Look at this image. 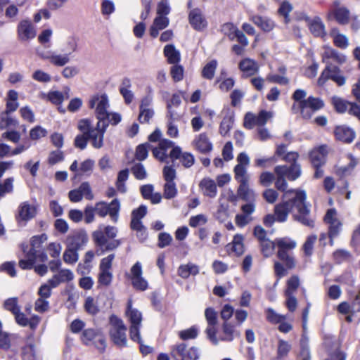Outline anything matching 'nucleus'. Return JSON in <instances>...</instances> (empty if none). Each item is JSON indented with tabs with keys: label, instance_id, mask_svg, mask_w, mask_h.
<instances>
[{
	"label": "nucleus",
	"instance_id": "1",
	"mask_svg": "<svg viewBox=\"0 0 360 360\" xmlns=\"http://www.w3.org/2000/svg\"><path fill=\"white\" fill-rule=\"evenodd\" d=\"M285 199L274 207L276 221L285 222L288 214H292L293 220L303 226L314 228L315 217L311 213V205L307 202V194L302 190H288L283 195Z\"/></svg>",
	"mask_w": 360,
	"mask_h": 360
},
{
	"label": "nucleus",
	"instance_id": "2",
	"mask_svg": "<svg viewBox=\"0 0 360 360\" xmlns=\"http://www.w3.org/2000/svg\"><path fill=\"white\" fill-rule=\"evenodd\" d=\"M79 130L86 134L88 140L91 141V145L95 148H101L103 146L104 134L108 128V124H96L94 127L89 119H82L78 122Z\"/></svg>",
	"mask_w": 360,
	"mask_h": 360
},
{
	"label": "nucleus",
	"instance_id": "3",
	"mask_svg": "<svg viewBox=\"0 0 360 360\" xmlns=\"http://www.w3.org/2000/svg\"><path fill=\"white\" fill-rule=\"evenodd\" d=\"M278 248L277 257L288 269H292L296 266L292 250L297 246V243L288 237L276 239Z\"/></svg>",
	"mask_w": 360,
	"mask_h": 360
},
{
	"label": "nucleus",
	"instance_id": "4",
	"mask_svg": "<svg viewBox=\"0 0 360 360\" xmlns=\"http://www.w3.org/2000/svg\"><path fill=\"white\" fill-rule=\"evenodd\" d=\"M109 335L112 342L118 347L127 346V328L124 321L115 314L109 318Z\"/></svg>",
	"mask_w": 360,
	"mask_h": 360
},
{
	"label": "nucleus",
	"instance_id": "5",
	"mask_svg": "<svg viewBox=\"0 0 360 360\" xmlns=\"http://www.w3.org/2000/svg\"><path fill=\"white\" fill-rule=\"evenodd\" d=\"M96 106V116L98 119L97 124H108L109 126V122L106 120V117H108V112L107 110L109 107L108 98L105 94L99 96L95 95L91 97L89 102V107L90 108H94Z\"/></svg>",
	"mask_w": 360,
	"mask_h": 360
},
{
	"label": "nucleus",
	"instance_id": "6",
	"mask_svg": "<svg viewBox=\"0 0 360 360\" xmlns=\"http://www.w3.org/2000/svg\"><path fill=\"white\" fill-rule=\"evenodd\" d=\"M340 72L341 70L338 66L328 64L319 77L318 85L323 86L328 79H331L338 86H343L345 84L346 78L340 74Z\"/></svg>",
	"mask_w": 360,
	"mask_h": 360
},
{
	"label": "nucleus",
	"instance_id": "7",
	"mask_svg": "<svg viewBox=\"0 0 360 360\" xmlns=\"http://www.w3.org/2000/svg\"><path fill=\"white\" fill-rule=\"evenodd\" d=\"M97 214L101 217H105L109 214L114 222H117L120 210V203L117 199L112 200L109 204L105 202H98L94 207Z\"/></svg>",
	"mask_w": 360,
	"mask_h": 360
},
{
	"label": "nucleus",
	"instance_id": "8",
	"mask_svg": "<svg viewBox=\"0 0 360 360\" xmlns=\"http://www.w3.org/2000/svg\"><path fill=\"white\" fill-rule=\"evenodd\" d=\"M301 115L304 119L309 120L313 114L324 106L323 101L317 97L309 96L301 101Z\"/></svg>",
	"mask_w": 360,
	"mask_h": 360
},
{
	"label": "nucleus",
	"instance_id": "9",
	"mask_svg": "<svg viewBox=\"0 0 360 360\" xmlns=\"http://www.w3.org/2000/svg\"><path fill=\"white\" fill-rule=\"evenodd\" d=\"M92 238L96 245L100 248L101 254L108 251H112L121 245L120 240H108L101 230L95 231L92 234Z\"/></svg>",
	"mask_w": 360,
	"mask_h": 360
},
{
	"label": "nucleus",
	"instance_id": "10",
	"mask_svg": "<svg viewBox=\"0 0 360 360\" xmlns=\"http://www.w3.org/2000/svg\"><path fill=\"white\" fill-rule=\"evenodd\" d=\"M96 338L97 340L94 342L95 346L100 352H103L106 347V341L99 330L94 328L85 329L81 336L82 342L86 345Z\"/></svg>",
	"mask_w": 360,
	"mask_h": 360
},
{
	"label": "nucleus",
	"instance_id": "11",
	"mask_svg": "<svg viewBox=\"0 0 360 360\" xmlns=\"http://www.w3.org/2000/svg\"><path fill=\"white\" fill-rule=\"evenodd\" d=\"M141 263L136 262L131 268L129 278L131 281L132 286L137 290L144 291L148 288L147 281L142 276Z\"/></svg>",
	"mask_w": 360,
	"mask_h": 360
},
{
	"label": "nucleus",
	"instance_id": "12",
	"mask_svg": "<svg viewBox=\"0 0 360 360\" xmlns=\"http://www.w3.org/2000/svg\"><path fill=\"white\" fill-rule=\"evenodd\" d=\"M89 241L86 232L84 230H77L70 233L65 240L66 246L78 251L83 250Z\"/></svg>",
	"mask_w": 360,
	"mask_h": 360
},
{
	"label": "nucleus",
	"instance_id": "13",
	"mask_svg": "<svg viewBox=\"0 0 360 360\" xmlns=\"http://www.w3.org/2000/svg\"><path fill=\"white\" fill-rule=\"evenodd\" d=\"M324 221L329 224L328 237H337L342 227V223L337 219V212L335 209H329L325 217Z\"/></svg>",
	"mask_w": 360,
	"mask_h": 360
},
{
	"label": "nucleus",
	"instance_id": "14",
	"mask_svg": "<svg viewBox=\"0 0 360 360\" xmlns=\"http://www.w3.org/2000/svg\"><path fill=\"white\" fill-rule=\"evenodd\" d=\"M169 158L173 164L176 160H180L183 166L186 168L191 167L195 162L194 156L190 153H182L181 148L179 146H175L171 150Z\"/></svg>",
	"mask_w": 360,
	"mask_h": 360
},
{
	"label": "nucleus",
	"instance_id": "15",
	"mask_svg": "<svg viewBox=\"0 0 360 360\" xmlns=\"http://www.w3.org/2000/svg\"><path fill=\"white\" fill-rule=\"evenodd\" d=\"M188 20L192 27L197 31H202L207 26V20L202 11L198 8L190 11Z\"/></svg>",
	"mask_w": 360,
	"mask_h": 360
},
{
	"label": "nucleus",
	"instance_id": "16",
	"mask_svg": "<svg viewBox=\"0 0 360 360\" xmlns=\"http://www.w3.org/2000/svg\"><path fill=\"white\" fill-rule=\"evenodd\" d=\"M346 60L347 57L345 55L330 47H326L322 54V61L326 65L332 64L331 60L342 65L346 62Z\"/></svg>",
	"mask_w": 360,
	"mask_h": 360
},
{
	"label": "nucleus",
	"instance_id": "17",
	"mask_svg": "<svg viewBox=\"0 0 360 360\" xmlns=\"http://www.w3.org/2000/svg\"><path fill=\"white\" fill-rule=\"evenodd\" d=\"M36 31L29 20L21 21L18 26V37L19 40L25 41L34 39Z\"/></svg>",
	"mask_w": 360,
	"mask_h": 360
},
{
	"label": "nucleus",
	"instance_id": "18",
	"mask_svg": "<svg viewBox=\"0 0 360 360\" xmlns=\"http://www.w3.org/2000/svg\"><path fill=\"white\" fill-rule=\"evenodd\" d=\"M174 142L168 139H162L160 141L158 147L152 148L153 156L161 162H167V160L169 155L167 154V150L173 147Z\"/></svg>",
	"mask_w": 360,
	"mask_h": 360
},
{
	"label": "nucleus",
	"instance_id": "19",
	"mask_svg": "<svg viewBox=\"0 0 360 360\" xmlns=\"http://www.w3.org/2000/svg\"><path fill=\"white\" fill-rule=\"evenodd\" d=\"M334 134L338 140L347 143H352L356 136L355 131L346 125L337 126Z\"/></svg>",
	"mask_w": 360,
	"mask_h": 360
},
{
	"label": "nucleus",
	"instance_id": "20",
	"mask_svg": "<svg viewBox=\"0 0 360 360\" xmlns=\"http://www.w3.org/2000/svg\"><path fill=\"white\" fill-rule=\"evenodd\" d=\"M37 214V209L34 205H30L28 202H22L18 207L17 219L29 221L34 218Z\"/></svg>",
	"mask_w": 360,
	"mask_h": 360
},
{
	"label": "nucleus",
	"instance_id": "21",
	"mask_svg": "<svg viewBox=\"0 0 360 360\" xmlns=\"http://www.w3.org/2000/svg\"><path fill=\"white\" fill-rule=\"evenodd\" d=\"M195 149L201 153L207 154L212 151V143L205 133H201L193 141Z\"/></svg>",
	"mask_w": 360,
	"mask_h": 360
},
{
	"label": "nucleus",
	"instance_id": "22",
	"mask_svg": "<svg viewBox=\"0 0 360 360\" xmlns=\"http://www.w3.org/2000/svg\"><path fill=\"white\" fill-rule=\"evenodd\" d=\"M222 331L223 335L220 338L221 341L231 342L240 335V331L236 329V325L230 321L224 322Z\"/></svg>",
	"mask_w": 360,
	"mask_h": 360
},
{
	"label": "nucleus",
	"instance_id": "23",
	"mask_svg": "<svg viewBox=\"0 0 360 360\" xmlns=\"http://www.w3.org/2000/svg\"><path fill=\"white\" fill-rule=\"evenodd\" d=\"M326 153V146L312 150L309 153V158L313 167L322 166L325 163Z\"/></svg>",
	"mask_w": 360,
	"mask_h": 360
},
{
	"label": "nucleus",
	"instance_id": "24",
	"mask_svg": "<svg viewBox=\"0 0 360 360\" xmlns=\"http://www.w3.org/2000/svg\"><path fill=\"white\" fill-rule=\"evenodd\" d=\"M239 69L243 72V77H250L259 71L257 62L250 58H245L239 63Z\"/></svg>",
	"mask_w": 360,
	"mask_h": 360
},
{
	"label": "nucleus",
	"instance_id": "25",
	"mask_svg": "<svg viewBox=\"0 0 360 360\" xmlns=\"http://www.w3.org/2000/svg\"><path fill=\"white\" fill-rule=\"evenodd\" d=\"M199 187L201 189L203 195L211 198L216 197L217 193V188L214 180L210 178H204L200 181Z\"/></svg>",
	"mask_w": 360,
	"mask_h": 360
},
{
	"label": "nucleus",
	"instance_id": "26",
	"mask_svg": "<svg viewBox=\"0 0 360 360\" xmlns=\"http://www.w3.org/2000/svg\"><path fill=\"white\" fill-rule=\"evenodd\" d=\"M276 167L283 168V175L290 181H295L298 179L302 173L301 166L297 162L292 163L290 166L278 165Z\"/></svg>",
	"mask_w": 360,
	"mask_h": 360
},
{
	"label": "nucleus",
	"instance_id": "27",
	"mask_svg": "<svg viewBox=\"0 0 360 360\" xmlns=\"http://www.w3.org/2000/svg\"><path fill=\"white\" fill-rule=\"evenodd\" d=\"M309 21L310 32L315 36L323 37L326 35L325 25L319 17H315L313 20Z\"/></svg>",
	"mask_w": 360,
	"mask_h": 360
},
{
	"label": "nucleus",
	"instance_id": "28",
	"mask_svg": "<svg viewBox=\"0 0 360 360\" xmlns=\"http://www.w3.org/2000/svg\"><path fill=\"white\" fill-rule=\"evenodd\" d=\"M237 193L238 198L243 201L252 202L255 200V193L253 190L250 188L248 182L240 184Z\"/></svg>",
	"mask_w": 360,
	"mask_h": 360
},
{
	"label": "nucleus",
	"instance_id": "29",
	"mask_svg": "<svg viewBox=\"0 0 360 360\" xmlns=\"http://www.w3.org/2000/svg\"><path fill=\"white\" fill-rule=\"evenodd\" d=\"M70 53L65 54L52 53L44 55L43 58L48 59L55 66L63 67L70 62Z\"/></svg>",
	"mask_w": 360,
	"mask_h": 360
},
{
	"label": "nucleus",
	"instance_id": "30",
	"mask_svg": "<svg viewBox=\"0 0 360 360\" xmlns=\"http://www.w3.org/2000/svg\"><path fill=\"white\" fill-rule=\"evenodd\" d=\"M252 21L264 32H270L275 26L274 21L267 17L255 15L252 17Z\"/></svg>",
	"mask_w": 360,
	"mask_h": 360
},
{
	"label": "nucleus",
	"instance_id": "31",
	"mask_svg": "<svg viewBox=\"0 0 360 360\" xmlns=\"http://www.w3.org/2000/svg\"><path fill=\"white\" fill-rule=\"evenodd\" d=\"M126 315L129 318L131 325H141L142 321V314L140 311L132 307L131 302L129 301L126 310Z\"/></svg>",
	"mask_w": 360,
	"mask_h": 360
},
{
	"label": "nucleus",
	"instance_id": "32",
	"mask_svg": "<svg viewBox=\"0 0 360 360\" xmlns=\"http://www.w3.org/2000/svg\"><path fill=\"white\" fill-rule=\"evenodd\" d=\"M164 54L170 64H176L180 60V53L172 44L166 45L164 48Z\"/></svg>",
	"mask_w": 360,
	"mask_h": 360
},
{
	"label": "nucleus",
	"instance_id": "33",
	"mask_svg": "<svg viewBox=\"0 0 360 360\" xmlns=\"http://www.w3.org/2000/svg\"><path fill=\"white\" fill-rule=\"evenodd\" d=\"M19 124L17 119L11 116L9 113L1 112L0 113V129L3 130L11 127H16Z\"/></svg>",
	"mask_w": 360,
	"mask_h": 360
},
{
	"label": "nucleus",
	"instance_id": "34",
	"mask_svg": "<svg viewBox=\"0 0 360 360\" xmlns=\"http://www.w3.org/2000/svg\"><path fill=\"white\" fill-rule=\"evenodd\" d=\"M47 240V236L44 233L39 236H34L31 239V248L30 253H33L37 257V254L42 250V244Z\"/></svg>",
	"mask_w": 360,
	"mask_h": 360
},
{
	"label": "nucleus",
	"instance_id": "35",
	"mask_svg": "<svg viewBox=\"0 0 360 360\" xmlns=\"http://www.w3.org/2000/svg\"><path fill=\"white\" fill-rule=\"evenodd\" d=\"M283 168L281 167L274 168V172L276 176L275 186L278 190L285 193L287 191L288 183L285 179L286 176L283 175Z\"/></svg>",
	"mask_w": 360,
	"mask_h": 360
},
{
	"label": "nucleus",
	"instance_id": "36",
	"mask_svg": "<svg viewBox=\"0 0 360 360\" xmlns=\"http://www.w3.org/2000/svg\"><path fill=\"white\" fill-rule=\"evenodd\" d=\"M187 345L185 343H179L173 345L171 348V356L174 359H186Z\"/></svg>",
	"mask_w": 360,
	"mask_h": 360
},
{
	"label": "nucleus",
	"instance_id": "37",
	"mask_svg": "<svg viewBox=\"0 0 360 360\" xmlns=\"http://www.w3.org/2000/svg\"><path fill=\"white\" fill-rule=\"evenodd\" d=\"M234 174L236 180L240 184L247 183L249 181V175L247 172L246 167L241 164H238L234 167Z\"/></svg>",
	"mask_w": 360,
	"mask_h": 360
},
{
	"label": "nucleus",
	"instance_id": "38",
	"mask_svg": "<svg viewBox=\"0 0 360 360\" xmlns=\"http://www.w3.org/2000/svg\"><path fill=\"white\" fill-rule=\"evenodd\" d=\"M217 68V61L212 60L207 63L202 70V76L203 78L211 80L214 78L215 71Z\"/></svg>",
	"mask_w": 360,
	"mask_h": 360
},
{
	"label": "nucleus",
	"instance_id": "39",
	"mask_svg": "<svg viewBox=\"0 0 360 360\" xmlns=\"http://www.w3.org/2000/svg\"><path fill=\"white\" fill-rule=\"evenodd\" d=\"M334 15L338 23L346 25L349 20V11L345 7L337 8L334 11Z\"/></svg>",
	"mask_w": 360,
	"mask_h": 360
},
{
	"label": "nucleus",
	"instance_id": "40",
	"mask_svg": "<svg viewBox=\"0 0 360 360\" xmlns=\"http://www.w3.org/2000/svg\"><path fill=\"white\" fill-rule=\"evenodd\" d=\"M63 261L69 264L76 263L79 259L78 250L66 246V249L63 256Z\"/></svg>",
	"mask_w": 360,
	"mask_h": 360
},
{
	"label": "nucleus",
	"instance_id": "41",
	"mask_svg": "<svg viewBox=\"0 0 360 360\" xmlns=\"http://www.w3.org/2000/svg\"><path fill=\"white\" fill-rule=\"evenodd\" d=\"M308 338L303 334L302 338L300 340V347L301 350L300 352V360H310L311 354L308 345Z\"/></svg>",
	"mask_w": 360,
	"mask_h": 360
},
{
	"label": "nucleus",
	"instance_id": "42",
	"mask_svg": "<svg viewBox=\"0 0 360 360\" xmlns=\"http://www.w3.org/2000/svg\"><path fill=\"white\" fill-rule=\"evenodd\" d=\"M153 147L149 143H144L139 145L136 149L135 157L136 160L143 161L147 158L148 150H152Z\"/></svg>",
	"mask_w": 360,
	"mask_h": 360
},
{
	"label": "nucleus",
	"instance_id": "43",
	"mask_svg": "<svg viewBox=\"0 0 360 360\" xmlns=\"http://www.w3.org/2000/svg\"><path fill=\"white\" fill-rule=\"evenodd\" d=\"M129 177V170L125 169L119 172L116 181V187L121 193H125L127 191L125 181Z\"/></svg>",
	"mask_w": 360,
	"mask_h": 360
},
{
	"label": "nucleus",
	"instance_id": "44",
	"mask_svg": "<svg viewBox=\"0 0 360 360\" xmlns=\"http://www.w3.org/2000/svg\"><path fill=\"white\" fill-rule=\"evenodd\" d=\"M261 250L264 257H269L276 246V240L271 241L268 238L259 241Z\"/></svg>",
	"mask_w": 360,
	"mask_h": 360
},
{
	"label": "nucleus",
	"instance_id": "45",
	"mask_svg": "<svg viewBox=\"0 0 360 360\" xmlns=\"http://www.w3.org/2000/svg\"><path fill=\"white\" fill-rule=\"evenodd\" d=\"M112 273L111 271H99L98 275V283L99 285L108 287L112 281Z\"/></svg>",
	"mask_w": 360,
	"mask_h": 360
},
{
	"label": "nucleus",
	"instance_id": "46",
	"mask_svg": "<svg viewBox=\"0 0 360 360\" xmlns=\"http://www.w3.org/2000/svg\"><path fill=\"white\" fill-rule=\"evenodd\" d=\"M266 316L267 321L273 324L279 323L286 319V316L276 313L272 308L266 310Z\"/></svg>",
	"mask_w": 360,
	"mask_h": 360
},
{
	"label": "nucleus",
	"instance_id": "47",
	"mask_svg": "<svg viewBox=\"0 0 360 360\" xmlns=\"http://www.w3.org/2000/svg\"><path fill=\"white\" fill-rule=\"evenodd\" d=\"M233 123V117L231 115H226L224 117L220 126L219 133L222 136H226L232 127Z\"/></svg>",
	"mask_w": 360,
	"mask_h": 360
},
{
	"label": "nucleus",
	"instance_id": "48",
	"mask_svg": "<svg viewBox=\"0 0 360 360\" xmlns=\"http://www.w3.org/2000/svg\"><path fill=\"white\" fill-rule=\"evenodd\" d=\"M291 349V345L287 341L280 340L278 341L277 349V359H282L287 356L288 354Z\"/></svg>",
	"mask_w": 360,
	"mask_h": 360
},
{
	"label": "nucleus",
	"instance_id": "49",
	"mask_svg": "<svg viewBox=\"0 0 360 360\" xmlns=\"http://www.w3.org/2000/svg\"><path fill=\"white\" fill-rule=\"evenodd\" d=\"M332 103L334 105V108H335L336 111L340 113L345 112L347 110L348 107L350 104V103L338 96H333L332 98Z\"/></svg>",
	"mask_w": 360,
	"mask_h": 360
},
{
	"label": "nucleus",
	"instance_id": "50",
	"mask_svg": "<svg viewBox=\"0 0 360 360\" xmlns=\"http://www.w3.org/2000/svg\"><path fill=\"white\" fill-rule=\"evenodd\" d=\"M25 259L19 261V266L22 269H31L37 260V257L29 252L26 254Z\"/></svg>",
	"mask_w": 360,
	"mask_h": 360
},
{
	"label": "nucleus",
	"instance_id": "51",
	"mask_svg": "<svg viewBox=\"0 0 360 360\" xmlns=\"http://www.w3.org/2000/svg\"><path fill=\"white\" fill-rule=\"evenodd\" d=\"M198 335V329L196 326H193L190 328L181 330L179 333V338L183 340L195 339Z\"/></svg>",
	"mask_w": 360,
	"mask_h": 360
},
{
	"label": "nucleus",
	"instance_id": "52",
	"mask_svg": "<svg viewBox=\"0 0 360 360\" xmlns=\"http://www.w3.org/2000/svg\"><path fill=\"white\" fill-rule=\"evenodd\" d=\"M333 256L334 260L340 264L349 260L351 258V253L345 249H338L333 252Z\"/></svg>",
	"mask_w": 360,
	"mask_h": 360
},
{
	"label": "nucleus",
	"instance_id": "53",
	"mask_svg": "<svg viewBox=\"0 0 360 360\" xmlns=\"http://www.w3.org/2000/svg\"><path fill=\"white\" fill-rule=\"evenodd\" d=\"M300 285V279L297 276H291L287 281L285 295L294 294Z\"/></svg>",
	"mask_w": 360,
	"mask_h": 360
},
{
	"label": "nucleus",
	"instance_id": "54",
	"mask_svg": "<svg viewBox=\"0 0 360 360\" xmlns=\"http://www.w3.org/2000/svg\"><path fill=\"white\" fill-rule=\"evenodd\" d=\"M131 171L136 179L142 180L146 178L147 172L146 170L141 163L135 164L131 169Z\"/></svg>",
	"mask_w": 360,
	"mask_h": 360
},
{
	"label": "nucleus",
	"instance_id": "55",
	"mask_svg": "<svg viewBox=\"0 0 360 360\" xmlns=\"http://www.w3.org/2000/svg\"><path fill=\"white\" fill-rule=\"evenodd\" d=\"M35 346L33 344H28L22 349V355L25 360H35Z\"/></svg>",
	"mask_w": 360,
	"mask_h": 360
},
{
	"label": "nucleus",
	"instance_id": "56",
	"mask_svg": "<svg viewBox=\"0 0 360 360\" xmlns=\"http://www.w3.org/2000/svg\"><path fill=\"white\" fill-rule=\"evenodd\" d=\"M177 194V189L174 182H166L164 186V197L166 199L174 198Z\"/></svg>",
	"mask_w": 360,
	"mask_h": 360
},
{
	"label": "nucleus",
	"instance_id": "57",
	"mask_svg": "<svg viewBox=\"0 0 360 360\" xmlns=\"http://www.w3.org/2000/svg\"><path fill=\"white\" fill-rule=\"evenodd\" d=\"M4 308L11 311L13 314H15L20 309L18 304V297H11L5 300L4 303Z\"/></svg>",
	"mask_w": 360,
	"mask_h": 360
},
{
	"label": "nucleus",
	"instance_id": "58",
	"mask_svg": "<svg viewBox=\"0 0 360 360\" xmlns=\"http://www.w3.org/2000/svg\"><path fill=\"white\" fill-rule=\"evenodd\" d=\"M349 163L347 166L340 167L337 169V174L340 176H345L349 174L352 170L357 165L356 160L353 158L352 155H349Z\"/></svg>",
	"mask_w": 360,
	"mask_h": 360
},
{
	"label": "nucleus",
	"instance_id": "59",
	"mask_svg": "<svg viewBox=\"0 0 360 360\" xmlns=\"http://www.w3.org/2000/svg\"><path fill=\"white\" fill-rule=\"evenodd\" d=\"M292 6L288 1H282L278 8V13L284 17L285 23H288L290 20L289 13L292 11Z\"/></svg>",
	"mask_w": 360,
	"mask_h": 360
},
{
	"label": "nucleus",
	"instance_id": "60",
	"mask_svg": "<svg viewBox=\"0 0 360 360\" xmlns=\"http://www.w3.org/2000/svg\"><path fill=\"white\" fill-rule=\"evenodd\" d=\"M139 115L138 120L141 123H148L150 120L154 115V110L152 108L139 109Z\"/></svg>",
	"mask_w": 360,
	"mask_h": 360
},
{
	"label": "nucleus",
	"instance_id": "61",
	"mask_svg": "<svg viewBox=\"0 0 360 360\" xmlns=\"http://www.w3.org/2000/svg\"><path fill=\"white\" fill-rule=\"evenodd\" d=\"M13 178H7L4 182L0 183V197H4L6 193H9L13 191Z\"/></svg>",
	"mask_w": 360,
	"mask_h": 360
},
{
	"label": "nucleus",
	"instance_id": "62",
	"mask_svg": "<svg viewBox=\"0 0 360 360\" xmlns=\"http://www.w3.org/2000/svg\"><path fill=\"white\" fill-rule=\"evenodd\" d=\"M271 117V112L266 110H262L257 117H252V120H255V124L258 126H264L268 119Z\"/></svg>",
	"mask_w": 360,
	"mask_h": 360
},
{
	"label": "nucleus",
	"instance_id": "63",
	"mask_svg": "<svg viewBox=\"0 0 360 360\" xmlns=\"http://www.w3.org/2000/svg\"><path fill=\"white\" fill-rule=\"evenodd\" d=\"M163 177L166 182H174V180L176 179V172L173 165L165 166L162 170Z\"/></svg>",
	"mask_w": 360,
	"mask_h": 360
},
{
	"label": "nucleus",
	"instance_id": "64",
	"mask_svg": "<svg viewBox=\"0 0 360 360\" xmlns=\"http://www.w3.org/2000/svg\"><path fill=\"white\" fill-rule=\"evenodd\" d=\"M84 309L87 313L91 315L96 314L99 309L94 302V299L91 297H88L84 303Z\"/></svg>",
	"mask_w": 360,
	"mask_h": 360
}]
</instances>
